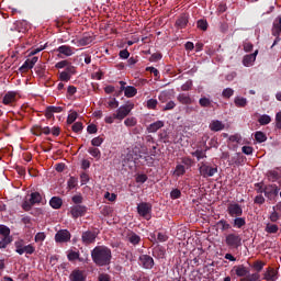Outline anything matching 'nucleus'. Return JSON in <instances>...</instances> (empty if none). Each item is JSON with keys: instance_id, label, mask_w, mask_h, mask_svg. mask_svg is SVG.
Listing matches in <instances>:
<instances>
[{"instance_id": "50", "label": "nucleus", "mask_w": 281, "mask_h": 281, "mask_svg": "<svg viewBox=\"0 0 281 281\" xmlns=\"http://www.w3.org/2000/svg\"><path fill=\"white\" fill-rule=\"evenodd\" d=\"M76 120H78V112L74 111L70 114H68L67 124H74Z\"/></svg>"}, {"instance_id": "1", "label": "nucleus", "mask_w": 281, "mask_h": 281, "mask_svg": "<svg viewBox=\"0 0 281 281\" xmlns=\"http://www.w3.org/2000/svg\"><path fill=\"white\" fill-rule=\"evenodd\" d=\"M91 258L97 267H106L111 265V249L106 246H97L91 250Z\"/></svg>"}, {"instance_id": "57", "label": "nucleus", "mask_w": 281, "mask_h": 281, "mask_svg": "<svg viewBox=\"0 0 281 281\" xmlns=\"http://www.w3.org/2000/svg\"><path fill=\"white\" fill-rule=\"evenodd\" d=\"M32 133H33V135L41 137V135H43V127H41V125H35L32 128Z\"/></svg>"}, {"instance_id": "20", "label": "nucleus", "mask_w": 281, "mask_h": 281, "mask_svg": "<svg viewBox=\"0 0 281 281\" xmlns=\"http://www.w3.org/2000/svg\"><path fill=\"white\" fill-rule=\"evenodd\" d=\"M281 34V15H278L272 23V36H280Z\"/></svg>"}, {"instance_id": "9", "label": "nucleus", "mask_w": 281, "mask_h": 281, "mask_svg": "<svg viewBox=\"0 0 281 281\" xmlns=\"http://www.w3.org/2000/svg\"><path fill=\"white\" fill-rule=\"evenodd\" d=\"M280 194V188L278 184H266L265 196L268 201H276Z\"/></svg>"}, {"instance_id": "35", "label": "nucleus", "mask_w": 281, "mask_h": 281, "mask_svg": "<svg viewBox=\"0 0 281 281\" xmlns=\"http://www.w3.org/2000/svg\"><path fill=\"white\" fill-rule=\"evenodd\" d=\"M267 189V184H265V181L255 183V190L257 194H265Z\"/></svg>"}, {"instance_id": "49", "label": "nucleus", "mask_w": 281, "mask_h": 281, "mask_svg": "<svg viewBox=\"0 0 281 281\" xmlns=\"http://www.w3.org/2000/svg\"><path fill=\"white\" fill-rule=\"evenodd\" d=\"M10 243H12V238L2 237L0 239V249H5V247H8Z\"/></svg>"}, {"instance_id": "54", "label": "nucleus", "mask_w": 281, "mask_h": 281, "mask_svg": "<svg viewBox=\"0 0 281 281\" xmlns=\"http://www.w3.org/2000/svg\"><path fill=\"white\" fill-rule=\"evenodd\" d=\"M252 267H254L255 271H257V273H260V271H262V269H265V262L255 261Z\"/></svg>"}, {"instance_id": "58", "label": "nucleus", "mask_w": 281, "mask_h": 281, "mask_svg": "<svg viewBox=\"0 0 281 281\" xmlns=\"http://www.w3.org/2000/svg\"><path fill=\"white\" fill-rule=\"evenodd\" d=\"M71 201H72V203H75V205H80V203H82V201H85V198H82V195H80V194H77L71 198Z\"/></svg>"}, {"instance_id": "34", "label": "nucleus", "mask_w": 281, "mask_h": 281, "mask_svg": "<svg viewBox=\"0 0 281 281\" xmlns=\"http://www.w3.org/2000/svg\"><path fill=\"white\" fill-rule=\"evenodd\" d=\"M128 241L132 245H139V243H142V237H139V235L135 234L134 232H132L128 236Z\"/></svg>"}, {"instance_id": "18", "label": "nucleus", "mask_w": 281, "mask_h": 281, "mask_svg": "<svg viewBox=\"0 0 281 281\" xmlns=\"http://www.w3.org/2000/svg\"><path fill=\"white\" fill-rule=\"evenodd\" d=\"M16 95H19V92L8 91L2 99V103L5 105L13 104V102H16Z\"/></svg>"}, {"instance_id": "61", "label": "nucleus", "mask_w": 281, "mask_h": 281, "mask_svg": "<svg viewBox=\"0 0 281 281\" xmlns=\"http://www.w3.org/2000/svg\"><path fill=\"white\" fill-rule=\"evenodd\" d=\"M65 72L68 74V76H74L76 74V68L69 63L66 66Z\"/></svg>"}, {"instance_id": "37", "label": "nucleus", "mask_w": 281, "mask_h": 281, "mask_svg": "<svg viewBox=\"0 0 281 281\" xmlns=\"http://www.w3.org/2000/svg\"><path fill=\"white\" fill-rule=\"evenodd\" d=\"M125 159L127 161H137L138 159H142V155H137V151L133 150L126 155Z\"/></svg>"}, {"instance_id": "60", "label": "nucleus", "mask_w": 281, "mask_h": 281, "mask_svg": "<svg viewBox=\"0 0 281 281\" xmlns=\"http://www.w3.org/2000/svg\"><path fill=\"white\" fill-rule=\"evenodd\" d=\"M157 104H158L157 99H149L147 101V109L155 110V109H157Z\"/></svg>"}, {"instance_id": "11", "label": "nucleus", "mask_w": 281, "mask_h": 281, "mask_svg": "<svg viewBox=\"0 0 281 281\" xmlns=\"http://www.w3.org/2000/svg\"><path fill=\"white\" fill-rule=\"evenodd\" d=\"M138 262L143 269H153V267H155V259H153V257L149 255H140Z\"/></svg>"}, {"instance_id": "31", "label": "nucleus", "mask_w": 281, "mask_h": 281, "mask_svg": "<svg viewBox=\"0 0 281 281\" xmlns=\"http://www.w3.org/2000/svg\"><path fill=\"white\" fill-rule=\"evenodd\" d=\"M88 153H89V155H91V157H94V159H97V161H100V159L102 157V151H100V149L98 147L88 148Z\"/></svg>"}, {"instance_id": "4", "label": "nucleus", "mask_w": 281, "mask_h": 281, "mask_svg": "<svg viewBox=\"0 0 281 281\" xmlns=\"http://www.w3.org/2000/svg\"><path fill=\"white\" fill-rule=\"evenodd\" d=\"M135 109V103L128 101L126 104L121 105L117 110L116 113H114V117L122 122L125 117H128L131 115V112Z\"/></svg>"}, {"instance_id": "7", "label": "nucleus", "mask_w": 281, "mask_h": 281, "mask_svg": "<svg viewBox=\"0 0 281 281\" xmlns=\"http://www.w3.org/2000/svg\"><path fill=\"white\" fill-rule=\"evenodd\" d=\"M199 172L201 177H203V179H207L209 177H214V175L218 172V167L217 166L212 167L205 162H201L199 167Z\"/></svg>"}, {"instance_id": "2", "label": "nucleus", "mask_w": 281, "mask_h": 281, "mask_svg": "<svg viewBox=\"0 0 281 281\" xmlns=\"http://www.w3.org/2000/svg\"><path fill=\"white\" fill-rule=\"evenodd\" d=\"M234 272L237 278H240L239 281H258L260 278V274L258 273H249V268L245 267L244 265L233 267L232 273Z\"/></svg>"}, {"instance_id": "40", "label": "nucleus", "mask_w": 281, "mask_h": 281, "mask_svg": "<svg viewBox=\"0 0 281 281\" xmlns=\"http://www.w3.org/2000/svg\"><path fill=\"white\" fill-rule=\"evenodd\" d=\"M279 229L280 228L278 227L277 224H267L265 231L267 232V234H278Z\"/></svg>"}, {"instance_id": "24", "label": "nucleus", "mask_w": 281, "mask_h": 281, "mask_svg": "<svg viewBox=\"0 0 281 281\" xmlns=\"http://www.w3.org/2000/svg\"><path fill=\"white\" fill-rule=\"evenodd\" d=\"M78 43L81 47L91 45V43H93V37L89 33H83L82 37L78 40Z\"/></svg>"}, {"instance_id": "15", "label": "nucleus", "mask_w": 281, "mask_h": 281, "mask_svg": "<svg viewBox=\"0 0 281 281\" xmlns=\"http://www.w3.org/2000/svg\"><path fill=\"white\" fill-rule=\"evenodd\" d=\"M70 214L72 218H80L87 214V206L80 204L74 205L70 207Z\"/></svg>"}, {"instance_id": "6", "label": "nucleus", "mask_w": 281, "mask_h": 281, "mask_svg": "<svg viewBox=\"0 0 281 281\" xmlns=\"http://www.w3.org/2000/svg\"><path fill=\"white\" fill-rule=\"evenodd\" d=\"M225 244L229 247V249H238L243 245V237L235 233H229L225 237Z\"/></svg>"}, {"instance_id": "55", "label": "nucleus", "mask_w": 281, "mask_h": 281, "mask_svg": "<svg viewBox=\"0 0 281 281\" xmlns=\"http://www.w3.org/2000/svg\"><path fill=\"white\" fill-rule=\"evenodd\" d=\"M124 124H125V126H128V127H131V126H135L136 124H137V119H135V117H127L125 121H124Z\"/></svg>"}, {"instance_id": "39", "label": "nucleus", "mask_w": 281, "mask_h": 281, "mask_svg": "<svg viewBox=\"0 0 281 281\" xmlns=\"http://www.w3.org/2000/svg\"><path fill=\"white\" fill-rule=\"evenodd\" d=\"M258 122L261 126H267V124H271V116L263 114L258 119Z\"/></svg>"}, {"instance_id": "3", "label": "nucleus", "mask_w": 281, "mask_h": 281, "mask_svg": "<svg viewBox=\"0 0 281 281\" xmlns=\"http://www.w3.org/2000/svg\"><path fill=\"white\" fill-rule=\"evenodd\" d=\"M14 247L15 254H19V256H23V254L32 256L36 251V247L33 244L25 245V240L23 239L16 240Z\"/></svg>"}, {"instance_id": "25", "label": "nucleus", "mask_w": 281, "mask_h": 281, "mask_svg": "<svg viewBox=\"0 0 281 281\" xmlns=\"http://www.w3.org/2000/svg\"><path fill=\"white\" fill-rule=\"evenodd\" d=\"M209 128L210 131H213V133H218V131H223L225 128V125L223 122L216 120L211 122Z\"/></svg>"}, {"instance_id": "45", "label": "nucleus", "mask_w": 281, "mask_h": 281, "mask_svg": "<svg viewBox=\"0 0 281 281\" xmlns=\"http://www.w3.org/2000/svg\"><path fill=\"white\" fill-rule=\"evenodd\" d=\"M0 234L1 236H3L2 238H12L10 236V227L8 226H4V225L0 226Z\"/></svg>"}, {"instance_id": "41", "label": "nucleus", "mask_w": 281, "mask_h": 281, "mask_svg": "<svg viewBox=\"0 0 281 281\" xmlns=\"http://www.w3.org/2000/svg\"><path fill=\"white\" fill-rule=\"evenodd\" d=\"M192 156L196 157L198 161H201V159H205V157H207L203 149H196L195 151L192 153Z\"/></svg>"}, {"instance_id": "42", "label": "nucleus", "mask_w": 281, "mask_h": 281, "mask_svg": "<svg viewBox=\"0 0 281 281\" xmlns=\"http://www.w3.org/2000/svg\"><path fill=\"white\" fill-rule=\"evenodd\" d=\"M34 66L31 64L30 59H26L23 65L20 67V71L22 74H25V71H29V69H33Z\"/></svg>"}, {"instance_id": "47", "label": "nucleus", "mask_w": 281, "mask_h": 281, "mask_svg": "<svg viewBox=\"0 0 281 281\" xmlns=\"http://www.w3.org/2000/svg\"><path fill=\"white\" fill-rule=\"evenodd\" d=\"M196 25L199 30H202V32H207V27H209L207 20H199Z\"/></svg>"}, {"instance_id": "19", "label": "nucleus", "mask_w": 281, "mask_h": 281, "mask_svg": "<svg viewBox=\"0 0 281 281\" xmlns=\"http://www.w3.org/2000/svg\"><path fill=\"white\" fill-rule=\"evenodd\" d=\"M256 56H258V50H255L252 54L245 55L243 58L244 67H251L256 63Z\"/></svg>"}, {"instance_id": "59", "label": "nucleus", "mask_w": 281, "mask_h": 281, "mask_svg": "<svg viewBox=\"0 0 281 281\" xmlns=\"http://www.w3.org/2000/svg\"><path fill=\"white\" fill-rule=\"evenodd\" d=\"M35 74L40 76V78H43L45 76V67L44 66H36L35 67Z\"/></svg>"}, {"instance_id": "43", "label": "nucleus", "mask_w": 281, "mask_h": 281, "mask_svg": "<svg viewBox=\"0 0 281 281\" xmlns=\"http://www.w3.org/2000/svg\"><path fill=\"white\" fill-rule=\"evenodd\" d=\"M102 144H104V138H102V136H97L91 139V146H94L97 148L102 146Z\"/></svg>"}, {"instance_id": "5", "label": "nucleus", "mask_w": 281, "mask_h": 281, "mask_svg": "<svg viewBox=\"0 0 281 281\" xmlns=\"http://www.w3.org/2000/svg\"><path fill=\"white\" fill-rule=\"evenodd\" d=\"M137 213L146 221H150V218H153V204L148 202H140L137 204Z\"/></svg>"}, {"instance_id": "28", "label": "nucleus", "mask_w": 281, "mask_h": 281, "mask_svg": "<svg viewBox=\"0 0 281 281\" xmlns=\"http://www.w3.org/2000/svg\"><path fill=\"white\" fill-rule=\"evenodd\" d=\"M159 128H164V121H156L148 125V133H157Z\"/></svg>"}, {"instance_id": "14", "label": "nucleus", "mask_w": 281, "mask_h": 281, "mask_svg": "<svg viewBox=\"0 0 281 281\" xmlns=\"http://www.w3.org/2000/svg\"><path fill=\"white\" fill-rule=\"evenodd\" d=\"M188 23H190V15L188 13H182L175 23V27L177 30H186L188 27Z\"/></svg>"}, {"instance_id": "56", "label": "nucleus", "mask_w": 281, "mask_h": 281, "mask_svg": "<svg viewBox=\"0 0 281 281\" xmlns=\"http://www.w3.org/2000/svg\"><path fill=\"white\" fill-rule=\"evenodd\" d=\"M265 195L262 194H258L255 199H254V203H256V205H265Z\"/></svg>"}, {"instance_id": "33", "label": "nucleus", "mask_w": 281, "mask_h": 281, "mask_svg": "<svg viewBox=\"0 0 281 281\" xmlns=\"http://www.w3.org/2000/svg\"><path fill=\"white\" fill-rule=\"evenodd\" d=\"M30 201L33 205H36V204L41 203V201H43V196L41 195L40 192H32Z\"/></svg>"}, {"instance_id": "16", "label": "nucleus", "mask_w": 281, "mask_h": 281, "mask_svg": "<svg viewBox=\"0 0 281 281\" xmlns=\"http://www.w3.org/2000/svg\"><path fill=\"white\" fill-rule=\"evenodd\" d=\"M121 91H124L125 98H135L137 95V88L133 86H127L124 81H120Z\"/></svg>"}, {"instance_id": "21", "label": "nucleus", "mask_w": 281, "mask_h": 281, "mask_svg": "<svg viewBox=\"0 0 281 281\" xmlns=\"http://www.w3.org/2000/svg\"><path fill=\"white\" fill-rule=\"evenodd\" d=\"M199 104L202 109H214V101L205 95L199 99Z\"/></svg>"}, {"instance_id": "12", "label": "nucleus", "mask_w": 281, "mask_h": 281, "mask_svg": "<svg viewBox=\"0 0 281 281\" xmlns=\"http://www.w3.org/2000/svg\"><path fill=\"white\" fill-rule=\"evenodd\" d=\"M70 281H87V272L80 268L74 269L69 274Z\"/></svg>"}, {"instance_id": "26", "label": "nucleus", "mask_w": 281, "mask_h": 281, "mask_svg": "<svg viewBox=\"0 0 281 281\" xmlns=\"http://www.w3.org/2000/svg\"><path fill=\"white\" fill-rule=\"evenodd\" d=\"M247 225V220L241 216H237L233 220V227H236V229H243Z\"/></svg>"}, {"instance_id": "44", "label": "nucleus", "mask_w": 281, "mask_h": 281, "mask_svg": "<svg viewBox=\"0 0 281 281\" xmlns=\"http://www.w3.org/2000/svg\"><path fill=\"white\" fill-rule=\"evenodd\" d=\"M175 175L176 177H183V175H186V166L183 165L176 166Z\"/></svg>"}, {"instance_id": "36", "label": "nucleus", "mask_w": 281, "mask_h": 281, "mask_svg": "<svg viewBox=\"0 0 281 281\" xmlns=\"http://www.w3.org/2000/svg\"><path fill=\"white\" fill-rule=\"evenodd\" d=\"M234 102L238 109H245V105L247 104V99L243 97H236L234 99Z\"/></svg>"}, {"instance_id": "38", "label": "nucleus", "mask_w": 281, "mask_h": 281, "mask_svg": "<svg viewBox=\"0 0 281 281\" xmlns=\"http://www.w3.org/2000/svg\"><path fill=\"white\" fill-rule=\"evenodd\" d=\"M255 139H256V142H258V144H262V143L267 142V134L258 131L255 133Z\"/></svg>"}, {"instance_id": "22", "label": "nucleus", "mask_w": 281, "mask_h": 281, "mask_svg": "<svg viewBox=\"0 0 281 281\" xmlns=\"http://www.w3.org/2000/svg\"><path fill=\"white\" fill-rule=\"evenodd\" d=\"M74 47L69 46V45H61L59 46L56 52H58V54H63L64 56H74Z\"/></svg>"}, {"instance_id": "29", "label": "nucleus", "mask_w": 281, "mask_h": 281, "mask_svg": "<svg viewBox=\"0 0 281 281\" xmlns=\"http://www.w3.org/2000/svg\"><path fill=\"white\" fill-rule=\"evenodd\" d=\"M49 205L53 207V210H60V207H63V199L59 196H53L49 200Z\"/></svg>"}, {"instance_id": "52", "label": "nucleus", "mask_w": 281, "mask_h": 281, "mask_svg": "<svg viewBox=\"0 0 281 281\" xmlns=\"http://www.w3.org/2000/svg\"><path fill=\"white\" fill-rule=\"evenodd\" d=\"M82 128H85V125L82 124V122H76L71 126V130L74 131V133H80L82 131Z\"/></svg>"}, {"instance_id": "30", "label": "nucleus", "mask_w": 281, "mask_h": 281, "mask_svg": "<svg viewBox=\"0 0 281 281\" xmlns=\"http://www.w3.org/2000/svg\"><path fill=\"white\" fill-rule=\"evenodd\" d=\"M67 258L69 260V262H74L75 260H79V262H82V258H80V251H74V250H69Z\"/></svg>"}, {"instance_id": "27", "label": "nucleus", "mask_w": 281, "mask_h": 281, "mask_svg": "<svg viewBox=\"0 0 281 281\" xmlns=\"http://www.w3.org/2000/svg\"><path fill=\"white\" fill-rule=\"evenodd\" d=\"M178 102H180V104H192V102H194V100H192V97H190V94H186V93H180L177 97Z\"/></svg>"}, {"instance_id": "17", "label": "nucleus", "mask_w": 281, "mask_h": 281, "mask_svg": "<svg viewBox=\"0 0 281 281\" xmlns=\"http://www.w3.org/2000/svg\"><path fill=\"white\" fill-rule=\"evenodd\" d=\"M263 278L267 281L278 280V270H276V268L268 267L263 273Z\"/></svg>"}, {"instance_id": "53", "label": "nucleus", "mask_w": 281, "mask_h": 281, "mask_svg": "<svg viewBox=\"0 0 281 281\" xmlns=\"http://www.w3.org/2000/svg\"><path fill=\"white\" fill-rule=\"evenodd\" d=\"M59 80H61V82H69L71 80V75H68V72L64 70L59 75Z\"/></svg>"}, {"instance_id": "23", "label": "nucleus", "mask_w": 281, "mask_h": 281, "mask_svg": "<svg viewBox=\"0 0 281 281\" xmlns=\"http://www.w3.org/2000/svg\"><path fill=\"white\" fill-rule=\"evenodd\" d=\"M281 170H269L266 173V177L268 181H271L272 183H276L278 179H280Z\"/></svg>"}, {"instance_id": "46", "label": "nucleus", "mask_w": 281, "mask_h": 281, "mask_svg": "<svg viewBox=\"0 0 281 281\" xmlns=\"http://www.w3.org/2000/svg\"><path fill=\"white\" fill-rule=\"evenodd\" d=\"M68 190H74L78 186V178L76 177H70L69 180L67 181Z\"/></svg>"}, {"instance_id": "13", "label": "nucleus", "mask_w": 281, "mask_h": 281, "mask_svg": "<svg viewBox=\"0 0 281 281\" xmlns=\"http://www.w3.org/2000/svg\"><path fill=\"white\" fill-rule=\"evenodd\" d=\"M71 240V233L67 229H60L55 234V243H69Z\"/></svg>"}, {"instance_id": "32", "label": "nucleus", "mask_w": 281, "mask_h": 281, "mask_svg": "<svg viewBox=\"0 0 281 281\" xmlns=\"http://www.w3.org/2000/svg\"><path fill=\"white\" fill-rule=\"evenodd\" d=\"M217 227L221 229V232H227V229H232V225L229 223H227L226 220H220L216 223Z\"/></svg>"}, {"instance_id": "63", "label": "nucleus", "mask_w": 281, "mask_h": 281, "mask_svg": "<svg viewBox=\"0 0 281 281\" xmlns=\"http://www.w3.org/2000/svg\"><path fill=\"white\" fill-rule=\"evenodd\" d=\"M87 131L90 135H95V133H98V126L95 124H90L88 125Z\"/></svg>"}, {"instance_id": "64", "label": "nucleus", "mask_w": 281, "mask_h": 281, "mask_svg": "<svg viewBox=\"0 0 281 281\" xmlns=\"http://www.w3.org/2000/svg\"><path fill=\"white\" fill-rule=\"evenodd\" d=\"M192 90V80H188L186 83L181 86V91H190Z\"/></svg>"}, {"instance_id": "48", "label": "nucleus", "mask_w": 281, "mask_h": 281, "mask_svg": "<svg viewBox=\"0 0 281 281\" xmlns=\"http://www.w3.org/2000/svg\"><path fill=\"white\" fill-rule=\"evenodd\" d=\"M234 95V89L232 88H226L222 91V98H225L226 100H229Z\"/></svg>"}, {"instance_id": "51", "label": "nucleus", "mask_w": 281, "mask_h": 281, "mask_svg": "<svg viewBox=\"0 0 281 281\" xmlns=\"http://www.w3.org/2000/svg\"><path fill=\"white\" fill-rule=\"evenodd\" d=\"M32 207H34V204L32 203L31 200H25L23 203H22V210H24V212H30V210H32Z\"/></svg>"}, {"instance_id": "10", "label": "nucleus", "mask_w": 281, "mask_h": 281, "mask_svg": "<svg viewBox=\"0 0 281 281\" xmlns=\"http://www.w3.org/2000/svg\"><path fill=\"white\" fill-rule=\"evenodd\" d=\"M98 238V233L93 231H86L81 235V243L83 245H93L95 243V239Z\"/></svg>"}, {"instance_id": "62", "label": "nucleus", "mask_w": 281, "mask_h": 281, "mask_svg": "<svg viewBox=\"0 0 281 281\" xmlns=\"http://www.w3.org/2000/svg\"><path fill=\"white\" fill-rule=\"evenodd\" d=\"M170 196L171 199H181V190L179 189H173L171 192H170Z\"/></svg>"}, {"instance_id": "8", "label": "nucleus", "mask_w": 281, "mask_h": 281, "mask_svg": "<svg viewBox=\"0 0 281 281\" xmlns=\"http://www.w3.org/2000/svg\"><path fill=\"white\" fill-rule=\"evenodd\" d=\"M226 212L232 218L243 216V206L237 202H231L227 204Z\"/></svg>"}]
</instances>
